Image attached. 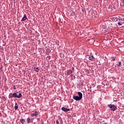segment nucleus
Masks as SVG:
<instances>
[{"instance_id": "obj_1", "label": "nucleus", "mask_w": 124, "mask_h": 124, "mask_svg": "<svg viewBox=\"0 0 124 124\" xmlns=\"http://www.w3.org/2000/svg\"><path fill=\"white\" fill-rule=\"evenodd\" d=\"M9 98H12L13 97H15V98L16 97V98H21V97H22V93H19L18 95V94H17V93H10L9 94Z\"/></svg>"}, {"instance_id": "obj_2", "label": "nucleus", "mask_w": 124, "mask_h": 124, "mask_svg": "<svg viewBox=\"0 0 124 124\" xmlns=\"http://www.w3.org/2000/svg\"><path fill=\"white\" fill-rule=\"evenodd\" d=\"M108 107H109L110 108L111 111H116V110H117V106L114 104L108 105Z\"/></svg>"}, {"instance_id": "obj_3", "label": "nucleus", "mask_w": 124, "mask_h": 124, "mask_svg": "<svg viewBox=\"0 0 124 124\" xmlns=\"http://www.w3.org/2000/svg\"><path fill=\"white\" fill-rule=\"evenodd\" d=\"M73 98L75 99V100H76L77 101H78L79 100H81V99H82L80 97L76 95H74Z\"/></svg>"}, {"instance_id": "obj_4", "label": "nucleus", "mask_w": 124, "mask_h": 124, "mask_svg": "<svg viewBox=\"0 0 124 124\" xmlns=\"http://www.w3.org/2000/svg\"><path fill=\"white\" fill-rule=\"evenodd\" d=\"M38 116V111H35L34 113L31 114V117H37Z\"/></svg>"}, {"instance_id": "obj_5", "label": "nucleus", "mask_w": 124, "mask_h": 124, "mask_svg": "<svg viewBox=\"0 0 124 124\" xmlns=\"http://www.w3.org/2000/svg\"><path fill=\"white\" fill-rule=\"evenodd\" d=\"M26 20H28V17H27V15L24 14L21 21V22H25Z\"/></svg>"}, {"instance_id": "obj_6", "label": "nucleus", "mask_w": 124, "mask_h": 124, "mask_svg": "<svg viewBox=\"0 0 124 124\" xmlns=\"http://www.w3.org/2000/svg\"><path fill=\"white\" fill-rule=\"evenodd\" d=\"M62 111H63L64 112H68L69 111H70V109L69 108H66L64 107L62 108Z\"/></svg>"}, {"instance_id": "obj_7", "label": "nucleus", "mask_w": 124, "mask_h": 124, "mask_svg": "<svg viewBox=\"0 0 124 124\" xmlns=\"http://www.w3.org/2000/svg\"><path fill=\"white\" fill-rule=\"evenodd\" d=\"M27 121L28 124L32 123V122H33L32 119L31 118V117H28L27 119Z\"/></svg>"}, {"instance_id": "obj_8", "label": "nucleus", "mask_w": 124, "mask_h": 124, "mask_svg": "<svg viewBox=\"0 0 124 124\" xmlns=\"http://www.w3.org/2000/svg\"><path fill=\"white\" fill-rule=\"evenodd\" d=\"M78 94L79 95L78 97H79L82 99L83 97V94L82 93L78 92Z\"/></svg>"}, {"instance_id": "obj_9", "label": "nucleus", "mask_w": 124, "mask_h": 124, "mask_svg": "<svg viewBox=\"0 0 124 124\" xmlns=\"http://www.w3.org/2000/svg\"><path fill=\"white\" fill-rule=\"evenodd\" d=\"M72 70H68L67 71V75H70V74H72Z\"/></svg>"}, {"instance_id": "obj_10", "label": "nucleus", "mask_w": 124, "mask_h": 124, "mask_svg": "<svg viewBox=\"0 0 124 124\" xmlns=\"http://www.w3.org/2000/svg\"><path fill=\"white\" fill-rule=\"evenodd\" d=\"M25 122H26V121H25V119L23 118L20 119V122L21 123V124H24Z\"/></svg>"}, {"instance_id": "obj_11", "label": "nucleus", "mask_w": 124, "mask_h": 124, "mask_svg": "<svg viewBox=\"0 0 124 124\" xmlns=\"http://www.w3.org/2000/svg\"><path fill=\"white\" fill-rule=\"evenodd\" d=\"M93 59H94V58H93V56H89V60L90 61H91L92 62H93Z\"/></svg>"}, {"instance_id": "obj_12", "label": "nucleus", "mask_w": 124, "mask_h": 124, "mask_svg": "<svg viewBox=\"0 0 124 124\" xmlns=\"http://www.w3.org/2000/svg\"><path fill=\"white\" fill-rule=\"evenodd\" d=\"M34 70L36 71V72H38L39 71V68H34Z\"/></svg>"}, {"instance_id": "obj_13", "label": "nucleus", "mask_w": 124, "mask_h": 124, "mask_svg": "<svg viewBox=\"0 0 124 124\" xmlns=\"http://www.w3.org/2000/svg\"><path fill=\"white\" fill-rule=\"evenodd\" d=\"M15 110H17L18 109V104L16 103L15 106L14 107Z\"/></svg>"}, {"instance_id": "obj_14", "label": "nucleus", "mask_w": 124, "mask_h": 124, "mask_svg": "<svg viewBox=\"0 0 124 124\" xmlns=\"http://www.w3.org/2000/svg\"><path fill=\"white\" fill-rule=\"evenodd\" d=\"M76 15V14H75V13L74 12H72L71 13V16H75Z\"/></svg>"}, {"instance_id": "obj_15", "label": "nucleus", "mask_w": 124, "mask_h": 124, "mask_svg": "<svg viewBox=\"0 0 124 124\" xmlns=\"http://www.w3.org/2000/svg\"><path fill=\"white\" fill-rule=\"evenodd\" d=\"M111 19L112 21H115L117 19V17H111Z\"/></svg>"}, {"instance_id": "obj_16", "label": "nucleus", "mask_w": 124, "mask_h": 124, "mask_svg": "<svg viewBox=\"0 0 124 124\" xmlns=\"http://www.w3.org/2000/svg\"><path fill=\"white\" fill-rule=\"evenodd\" d=\"M110 59H111V61H112V62H115V59L114 58V57H111V58H110Z\"/></svg>"}, {"instance_id": "obj_17", "label": "nucleus", "mask_w": 124, "mask_h": 124, "mask_svg": "<svg viewBox=\"0 0 124 124\" xmlns=\"http://www.w3.org/2000/svg\"><path fill=\"white\" fill-rule=\"evenodd\" d=\"M121 64H122V62H119V65H118L119 67H121Z\"/></svg>"}, {"instance_id": "obj_18", "label": "nucleus", "mask_w": 124, "mask_h": 124, "mask_svg": "<svg viewBox=\"0 0 124 124\" xmlns=\"http://www.w3.org/2000/svg\"><path fill=\"white\" fill-rule=\"evenodd\" d=\"M56 44H57V45H59L60 43H59V41H57L56 42Z\"/></svg>"}, {"instance_id": "obj_19", "label": "nucleus", "mask_w": 124, "mask_h": 124, "mask_svg": "<svg viewBox=\"0 0 124 124\" xmlns=\"http://www.w3.org/2000/svg\"><path fill=\"white\" fill-rule=\"evenodd\" d=\"M118 25L119 26H122V23H121V22H118Z\"/></svg>"}, {"instance_id": "obj_20", "label": "nucleus", "mask_w": 124, "mask_h": 124, "mask_svg": "<svg viewBox=\"0 0 124 124\" xmlns=\"http://www.w3.org/2000/svg\"><path fill=\"white\" fill-rule=\"evenodd\" d=\"M56 124H60V123H59V120H57Z\"/></svg>"}, {"instance_id": "obj_21", "label": "nucleus", "mask_w": 124, "mask_h": 124, "mask_svg": "<svg viewBox=\"0 0 124 124\" xmlns=\"http://www.w3.org/2000/svg\"><path fill=\"white\" fill-rule=\"evenodd\" d=\"M14 90H16V87L15 86V85L14 86Z\"/></svg>"}, {"instance_id": "obj_22", "label": "nucleus", "mask_w": 124, "mask_h": 124, "mask_svg": "<svg viewBox=\"0 0 124 124\" xmlns=\"http://www.w3.org/2000/svg\"><path fill=\"white\" fill-rule=\"evenodd\" d=\"M37 121H39V120H40V118H37Z\"/></svg>"}, {"instance_id": "obj_23", "label": "nucleus", "mask_w": 124, "mask_h": 124, "mask_svg": "<svg viewBox=\"0 0 124 124\" xmlns=\"http://www.w3.org/2000/svg\"><path fill=\"white\" fill-rule=\"evenodd\" d=\"M16 94H19V93H19V92H16Z\"/></svg>"}, {"instance_id": "obj_24", "label": "nucleus", "mask_w": 124, "mask_h": 124, "mask_svg": "<svg viewBox=\"0 0 124 124\" xmlns=\"http://www.w3.org/2000/svg\"><path fill=\"white\" fill-rule=\"evenodd\" d=\"M114 101H115V102H118V100H116Z\"/></svg>"}, {"instance_id": "obj_25", "label": "nucleus", "mask_w": 124, "mask_h": 124, "mask_svg": "<svg viewBox=\"0 0 124 124\" xmlns=\"http://www.w3.org/2000/svg\"><path fill=\"white\" fill-rule=\"evenodd\" d=\"M123 3H124V0H123Z\"/></svg>"}, {"instance_id": "obj_26", "label": "nucleus", "mask_w": 124, "mask_h": 124, "mask_svg": "<svg viewBox=\"0 0 124 124\" xmlns=\"http://www.w3.org/2000/svg\"><path fill=\"white\" fill-rule=\"evenodd\" d=\"M72 69H73V70L74 69V68L73 67V68H72Z\"/></svg>"}, {"instance_id": "obj_27", "label": "nucleus", "mask_w": 124, "mask_h": 124, "mask_svg": "<svg viewBox=\"0 0 124 124\" xmlns=\"http://www.w3.org/2000/svg\"><path fill=\"white\" fill-rule=\"evenodd\" d=\"M19 95V94H17V96Z\"/></svg>"}, {"instance_id": "obj_28", "label": "nucleus", "mask_w": 124, "mask_h": 124, "mask_svg": "<svg viewBox=\"0 0 124 124\" xmlns=\"http://www.w3.org/2000/svg\"><path fill=\"white\" fill-rule=\"evenodd\" d=\"M123 20H124V18H123Z\"/></svg>"}]
</instances>
